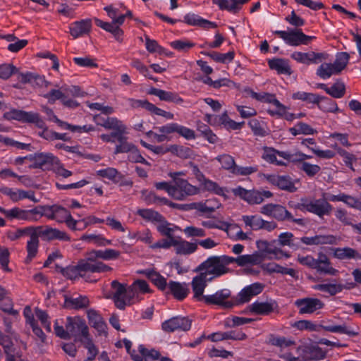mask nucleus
Returning <instances> with one entry per match:
<instances>
[{
	"label": "nucleus",
	"instance_id": "1",
	"mask_svg": "<svg viewBox=\"0 0 361 361\" xmlns=\"http://www.w3.org/2000/svg\"><path fill=\"white\" fill-rule=\"evenodd\" d=\"M263 259L258 252L252 255H240L238 257L228 255L212 256L201 263L196 269V271H201L209 278V281L228 274L231 269L228 266L236 263L239 267L247 265H257Z\"/></svg>",
	"mask_w": 361,
	"mask_h": 361
},
{
	"label": "nucleus",
	"instance_id": "2",
	"mask_svg": "<svg viewBox=\"0 0 361 361\" xmlns=\"http://www.w3.org/2000/svg\"><path fill=\"white\" fill-rule=\"evenodd\" d=\"M289 205L294 209L316 214L319 218L330 215L333 210L332 205L326 199H314L312 200L302 199L300 203L294 205L289 203Z\"/></svg>",
	"mask_w": 361,
	"mask_h": 361
},
{
	"label": "nucleus",
	"instance_id": "3",
	"mask_svg": "<svg viewBox=\"0 0 361 361\" xmlns=\"http://www.w3.org/2000/svg\"><path fill=\"white\" fill-rule=\"evenodd\" d=\"M113 290L112 299L117 308L124 310L126 305L134 303L133 293L130 286L121 283L118 281H113L111 283Z\"/></svg>",
	"mask_w": 361,
	"mask_h": 361
},
{
	"label": "nucleus",
	"instance_id": "4",
	"mask_svg": "<svg viewBox=\"0 0 361 361\" xmlns=\"http://www.w3.org/2000/svg\"><path fill=\"white\" fill-rule=\"evenodd\" d=\"M262 214L271 216L279 221H290L300 226L305 225L304 219H295L286 208L281 204H267L260 208Z\"/></svg>",
	"mask_w": 361,
	"mask_h": 361
},
{
	"label": "nucleus",
	"instance_id": "5",
	"mask_svg": "<svg viewBox=\"0 0 361 361\" xmlns=\"http://www.w3.org/2000/svg\"><path fill=\"white\" fill-rule=\"evenodd\" d=\"M199 192L200 189L190 184L187 180H176L172 184L171 197L176 200L183 201Z\"/></svg>",
	"mask_w": 361,
	"mask_h": 361
},
{
	"label": "nucleus",
	"instance_id": "6",
	"mask_svg": "<svg viewBox=\"0 0 361 361\" xmlns=\"http://www.w3.org/2000/svg\"><path fill=\"white\" fill-rule=\"evenodd\" d=\"M274 33L291 46L307 45L314 38V37L305 35L301 30H276Z\"/></svg>",
	"mask_w": 361,
	"mask_h": 361
},
{
	"label": "nucleus",
	"instance_id": "7",
	"mask_svg": "<svg viewBox=\"0 0 361 361\" xmlns=\"http://www.w3.org/2000/svg\"><path fill=\"white\" fill-rule=\"evenodd\" d=\"M35 233L38 238H41L43 240L51 241L59 240L66 242L71 240V237L66 232L52 228L48 225L35 226Z\"/></svg>",
	"mask_w": 361,
	"mask_h": 361
},
{
	"label": "nucleus",
	"instance_id": "8",
	"mask_svg": "<svg viewBox=\"0 0 361 361\" xmlns=\"http://www.w3.org/2000/svg\"><path fill=\"white\" fill-rule=\"evenodd\" d=\"M231 291L229 289L224 288L217 290L212 295H206L204 298V302L207 305L220 306L225 309L233 307L234 302L231 300Z\"/></svg>",
	"mask_w": 361,
	"mask_h": 361
},
{
	"label": "nucleus",
	"instance_id": "9",
	"mask_svg": "<svg viewBox=\"0 0 361 361\" xmlns=\"http://www.w3.org/2000/svg\"><path fill=\"white\" fill-rule=\"evenodd\" d=\"M65 326L68 332L69 339L73 337L75 341H79L80 338L87 336L90 333L85 322L79 317H67Z\"/></svg>",
	"mask_w": 361,
	"mask_h": 361
},
{
	"label": "nucleus",
	"instance_id": "10",
	"mask_svg": "<svg viewBox=\"0 0 361 361\" xmlns=\"http://www.w3.org/2000/svg\"><path fill=\"white\" fill-rule=\"evenodd\" d=\"M18 80L23 84L29 83L32 87L40 90L47 89L51 85V82L47 81L44 75L30 72L19 73Z\"/></svg>",
	"mask_w": 361,
	"mask_h": 361
},
{
	"label": "nucleus",
	"instance_id": "11",
	"mask_svg": "<svg viewBox=\"0 0 361 361\" xmlns=\"http://www.w3.org/2000/svg\"><path fill=\"white\" fill-rule=\"evenodd\" d=\"M295 305L299 310V314H312L324 307V303L316 298H305L295 301Z\"/></svg>",
	"mask_w": 361,
	"mask_h": 361
},
{
	"label": "nucleus",
	"instance_id": "12",
	"mask_svg": "<svg viewBox=\"0 0 361 361\" xmlns=\"http://www.w3.org/2000/svg\"><path fill=\"white\" fill-rule=\"evenodd\" d=\"M191 320L185 317H174L161 324L162 329L168 333L176 331H188L191 327Z\"/></svg>",
	"mask_w": 361,
	"mask_h": 361
},
{
	"label": "nucleus",
	"instance_id": "13",
	"mask_svg": "<svg viewBox=\"0 0 361 361\" xmlns=\"http://www.w3.org/2000/svg\"><path fill=\"white\" fill-rule=\"evenodd\" d=\"M79 267L80 268L81 273L85 275L87 272L102 273L112 270V268L109 266L102 262L96 261L89 256L86 260L79 262Z\"/></svg>",
	"mask_w": 361,
	"mask_h": 361
},
{
	"label": "nucleus",
	"instance_id": "14",
	"mask_svg": "<svg viewBox=\"0 0 361 361\" xmlns=\"http://www.w3.org/2000/svg\"><path fill=\"white\" fill-rule=\"evenodd\" d=\"M265 177L269 183L278 187L282 190L294 192L298 189L295 186L292 178L288 176L267 175Z\"/></svg>",
	"mask_w": 361,
	"mask_h": 361
},
{
	"label": "nucleus",
	"instance_id": "15",
	"mask_svg": "<svg viewBox=\"0 0 361 361\" xmlns=\"http://www.w3.org/2000/svg\"><path fill=\"white\" fill-rule=\"evenodd\" d=\"M264 288V286L259 282L245 286L238 294L237 302L238 304L248 302L254 296L260 294L263 291Z\"/></svg>",
	"mask_w": 361,
	"mask_h": 361
},
{
	"label": "nucleus",
	"instance_id": "16",
	"mask_svg": "<svg viewBox=\"0 0 361 361\" xmlns=\"http://www.w3.org/2000/svg\"><path fill=\"white\" fill-rule=\"evenodd\" d=\"M33 164L35 168L52 170L56 164H59V159L51 153H36L33 157Z\"/></svg>",
	"mask_w": 361,
	"mask_h": 361
},
{
	"label": "nucleus",
	"instance_id": "17",
	"mask_svg": "<svg viewBox=\"0 0 361 361\" xmlns=\"http://www.w3.org/2000/svg\"><path fill=\"white\" fill-rule=\"evenodd\" d=\"M290 57L299 63L310 64L319 63L323 60L326 59L327 54L324 53H316L314 51L307 53L295 51L291 54Z\"/></svg>",
	"mask_w": 361,
	"mask_h": 361
},
{
	"label": "nucleus",
	"instance_id": "18",
	"mask_svg": "<svg viewBox=\"0 0 361 361\" xmlns=\"http://www.w3.org/2000/svg\"><path fill=\"white\" fill-rule=\"evenodd\" d=\"M234 195L240 197L250 204H260L263 202L261 192L255 190H246L238 186L232 190Z\"/></svg>",
	"mask_w": 361,
	"mask_h": 361
},
{
	"label": "nucleus",
	"instance_id": "19",
	"mask_svg": "<svg viewBox=\"0 0 361 361\" xmlns=\"http://www.w3.org/2000/svg\"><path fill=\"white\" fill-rule=\"evenodd\" d=\"M92 29V20L90 18L75 21L69 25V32L74 38L88 35Z\"/></svg>",
	"mask_w": 361,
	"mask_h": 361
},
{
	"label": "nucleus",
	"instance_id": "20",
	"mask_svg": "<svg viewBox=\"0 0 361 361\" xmlns=\"http://www.w3.org/2000/svg\"><path fill=\"white\" fill-rule=\"evenodd\" d=\"M37 214L35 207L31 209H23L19 207H13L9 209L8 219H16L19 221L37 222Z\"/></svg>",
	"mask_w": 361,
	"mask_h": 361
},
{
	"label": "nucleus",
	"instance_id": "21",
	"mask_svg": "<svg viewBox=\"0 0 361 361\" xmlns=\"http://www.w3.org/2000/svg\"><path fill=\"white\" fill-rule=\"evenodd\" d=\"M200 274L192 279L191 286L194 293V298L198 301H204L205 295H203L204 290L207 286V282L209 278L203 273L200 271Z\"/></svg>",
	"mask_w": 361,
	"mask_h": 361
},
{
	"label": "nucleus",
	"instance_id": "22",
	"mask_svg": "<svg viewBox=\"0 0 361 361\" xmlns=\"http://www.w3.org/2000/svg\"><path fill=\"white\" fill-rule=\"evenodd\" d=\"M333 256L340 260H361V253L350 247H335L332 249Z\"/></svg>",
	"mask_w": 361,
	"mask_h": 361
},
{
	"label": "nucleus",
	"instance_id": "23",
	"mask_svg": "<svg viewBox=\"0 0 361 361\" xmlns=\"http://www.w3.org/2000/svg\"><path fill=\"white\" fill-rule=\"evenodd\" d=\"M337 240V238L333 235H317L300 238V241L307 245H334L336 244Z\"/></svg>",
	"mask_w": 361,
	"mask_h": 361
},
{
	"label": "nucleus",
	"instance_id": "24",
	"mask_svg": "<svg viewBox=\"0 0 361 361\" xmlns=\"http://www.w3.org/2000/svg\"><path fill=\"white\" fill-rule=\"evenodd\" d=\"M55 215V220L59 222H65L66 226L73 231L77 230L78 221L73 218L70 212L66 208L56 205Z\"/></svg>",
	"mask_w": 361,
	"mask_h": 361
},
{
	"label": "nucleus",
	"instance_id": "25",
	"mask_svg": "<svg viewBox=\"0 0 361 361\" xmlns=\"http://www.w3.org/2000/svg\"><path fill=\"white\" fill-rule=\"evenodd\" d=\"M278 307L275 301L255 302L250 306V311L257 315H269Z\"/></svg>",
	"mask_w": 361,
	"mask_h": 361
},
{
	"label": "nucleus",
	"instance_id": "26",
	"mask_svg": "<svg viewBox=\"0 0 361 361\" xmlns=\"http://www.w3.org/2000/svg\"><path fill=\"white\" fill-rule=\"evenodd\" d=\"M167 293H171L178 300H183L189 293V288L186 283L171 281L168 283Z\"/></svg>",
	"mask_w": 361,
	"mask_h": 361
},
{
	"label": "nucleus",
	"instance_id": "27",
	"mask_svg": "<svg viewBox=\"0 0 361 361\" xmlns=\"http://www.w3.org/2000/svg\"><path fill=\"white\" fill-rule=\"evenodd\" d=\"M314 269H316L319 273L329 274L331 276H336L338 273V271L336 269L331 267L328 257L323 253L319 254Z\"/></svg>",
	"mask_w": 361,
	"mask_h": 361
},
{
	"label": "nucleus",
	"instance_id": "28",
	"mask_svg": "<svg viewBox=\"0 0 361 361\" xmlns=\"http://www.w3.org/2000/svg\"><path fill=\"white\" fill-rule=\"evenodd\" d=\"M173 243L177 255H190L195 252L197 249L196 243L186 241L180 236H177Z\"/></svg>",
	"mask_w": 361,
	"mask_h": 361
},
{
	"label": "nucleus",
	"instance_id": "29",
	"mask_svg": "<svg viewBox=\"0 0 361 361\" xmlns=\"http://www.w3.org/2000/svg\"><path fill=\"white\" fill-rule=\"evenodd\" d=\"M87 317L90 325L97 331L99 335H106V324L100 314L95 310H90Z\"/></svg>",
	"mask_w": 361,
	"mask_h": 361
},
{
	"label": "nucleus",
	"instance_id": "30",
	"mask_svg": "<svg viewBox=\"0 0 361 361\" xmlns=\"http://www.w3.org/2000/svg\"><path fill=\"white\" fill-rule=\"evenodd\" d=\"M185 23L192 26H200L204 29L209 30L216 28L217 25L214 23L204 19L195 13H188L184 16Z\"/></svg>",
	"mask_w": 361,
	"mask_h": 361
},
{
	"label": "nucleus",
	"instance_id": "31",
	"mask_svg": "<svg viewBox=\"0 0 361 361\" xmlns=\"http://www.w3.org/2000/svg\"><path fill=\"white\" fill-rule=\"evenodd\" d=\"M148 93L159 97L161 101L171 102L176 104H181L183 99L178 94L172 92H167L161 89L151 87Z\"/></svg>",
	"mask_w": 361,
	"mask_h": 361
},
{
	"label": "nucleus",
	"instance_id": "32",
	"mask_svg": "<svg viewBox=\"0 0 361 361\" xmlns=\"http://www.w3.org/2000/svg\"><path fill=\"white\" fill-rule=\"evenodd\" d=\"M328 199L331 202H343L348 207L361 211V201L351 195H348L345 193H340L337 195H331L329 196Z\"/></svg>",
	"mask_w": 361,
	"mask_h": 361
},
{
	"label": "nucleus",
	"instance_id": "33",
	"mask_svg": "<svg viewBox=\"0 0 361 361\" xmlns=\"http://www.w3.org/2000/svg\"><path fill=\"white\" fill-rule=\"evenodd\" d=\"M270 69L276 71L279 74L290 75L292 71L288 61L283 59H273L268 61Z\"/></svg>",
	"mask_w": 361,
	"mask_h": 361
},
{
	"label": "nucleus",
	"instance_id": "34",
	"mask_svg": "<svg viewBox=\"0 0 361 361\" xmlns=\"http://www.w3.org/2000/svg\"><path fill=\"white\" fill-rule=\"evenodd\" d=\"M79 341L85 348L87 350V357L85 361H93L99 354V349L94 343L90 333L83 338H80Z\"/></svg>",
	"mask_w": 361,
	"mask_h": 361
},
{
	"label": "nucleus",
	"instance_id": "35",
	"mask_svg": "<svg viewBox=\"0 0 361 361\" xmlns=\"http://www.w3.org/2000/svg\"><path fill=\"white\" fill-rule=\"evenodd\" d=\"M39 245V240L37 234L35 233L29 238L26 244V251L27 252L25 262H30L38 252Z\"/></svg>",
	"mask_w": 361,
	"mask_h": 361
},
{
	"label": "nucleus",
	"instance_id": "36",
	"mask_svg": "<svg viewBox=\"0 0 361 361\" xmlns=\"http://www.w3.org/2000/svg\"><path fill=\"white\" fill-rule=\"evenodd\" d=\"M319 327L326 331L331 333L344 334L350 336L358 335V333L348 326L345 323L340 325H320Z\"/></svg>",
	"mask_w": 361,
	"mask_h": 361
},
{
	"label": "nucleus",
	"instance_id": "37",
	"mask_svg": "<svg viewBox=\"0 0 361 361\" xmlns=\"http://www.w3.org/2000/svg\"><path fill=\"white\" fill-rule=\"evenodd\" d=\"M56 269L68 279L75 280L79 277H85V274L81 273L80 268L79 267V263L75 266H68L65 268L57 266Z\"/></svg>",
	"mask_w": 361,
	"mask_h": 361
},
{
	"label": "nucleus",
	"instance_id": "38",
	"mask_svg": "<svg viewBox=\"0 0 361 361\" xmlns=\"http://www.w3.org/2000/svg\"><path fill=\"white\" fill-rule=\"evenodd\" d=\"M136 214L144 220L152 223H159L164 221V216L158 212L152 209H139L137 210Z\"/></svg>",
	"mask_w": 361,
	"mask_h": 361
},
{
	"label": "nucleus",
	"instance_id": "39",
	"mask_svg": "<svg viewBox=\"0 0 361 361\" xmlns=\"http://www.w3.org/2000/svg\"><path fill=\"white\" fill-rule=\"evenodd\" d=\"M312 288L316 290L328 293L331 296L336 295L343 290L341 283H338L315 284L312 286Z\"/></svg>",
	"mask_w": 361,
	"mask_h": 361
},
{
	"label": "nucleus",
	"instance_id": "40",
	"mask_svg": "<svg viewBox=\"0 0 361 361\" xmlns=\"http://www.w3.org/2000/svg\"><path fill=\"white\" fill-rule=\"evenodd\" d=\"M201 54L209 56L212 59L217 63H227L231 62L235 57V51H230L226 54H221L216 51L205 52L202 51Z\"/></svg>",
	"mask_w": 361,
	"mask_h": 361
},
{
	"label": "nucleus",
	"instance_id": "41",
	"mask_svg": "<svg viewBox=\"0 0 361 361\" xmlns=\"http://www.w3.org/2000/svg\"><path fill=\"white\" fill-rule=\"evenodd\" d=\"M262 150H263V152L262 154V158L264 161H266L270 164H274L277 166H286V164L284 161L277 159V158H276L277 150L275 149L274 148L269 147H264Z\"/></svg>",
	"mask_w": 361,
	"mask_h": 361
},
{
	"label": "nucleus",
	"instance_id": "42",
	"mask_svg": "<svg viewBox=\"0 0 361 361\" xmlns=\"http://www.w3.org/2000/svg\"><path fill=\"white\" fill-rule=\"evenodd\" d=\"M293 99L302 100L308 103L317 104L318 106L322 102V97L314 93L297 92L292 96Z\"/></svg>",
	"mask_w": 361,
	"mask_h": 361
},
{
	"label": "nucleus",
	"instance_id": "43",
	"mask_svg": "<svg viewBox=\"0 0 361 361\" xmlns=\"http://www.w3.org/2000/svg\"><path fill=\"white\" fill-rule=\"evenodd\" d=\"M56 208V204H54L51 206L49 205H39L35 207L36 212V218L37 219V221L42 216H45L49 219H54L56 218L55 210Z\"/></svg>",
	"mask_w": 361,
	"mask_h": 361
},
{
	"label": "nucleus",
	"instance_id": "44",
	"mask_svg": "<svg viewBox=\"0 0 361 361\" xmlns=\"http://www.w3.org/2000/svg\"><path fill=\"white\" fill-rule=\"evenodd\" d=\"M97 173L99 176L106 178L114 183H118L123 178V175L116 169L112 167L99 170Z\"/></svg>",
	"mask_w": 361,
	"mask_h": 361
},
{
	"label": "nucleus",
	"instance_id": "45",
	"mask_svg": "<svg viewBox=\"0 0 361 361\" xmlns=\"http://www.w3.org/2000/svg\"><path fill=\"white\" fill-rule=\"evenodd\" d=\"M288 130L293 136L301 134L313 135L317 133L316 130L312 128L310 125L303 122H298L295 126L290 128Z\"/></svg>",
	"mask_w": 361,
	"mask_h": 361
},
{
	"label": "nucleus",
	"instance_id": "46",
	"mask_svg": "<svg viewBox=\"0 0 361 361\" xmlns=\"http://www.w3.org/2000/svg\"><path fill=\"white\" fill-rule=\"evenodd\" d=\"M200 185L207 191L214 192L218 195H225V188L220 187L216 182H214L206 177L200 182Z\"/></svg>",
	"mask_w": 361,
	"mask_h": 361
},
{
	"label": "nucleus",
	"instance_id": "47",
	"mask_svg": "<svg viewBox=\"0 0 361 361\" xmlns=\"http://www.w3.org/2000/svg\"><path fill=\"white\" fill-rule=\"evenodd\" d=\"M89 299L86 296H79L78 298H65V306L75 309L86 307L89 305Z\"/></svg>",
	"mask_w": 361,
	"mask_h": 361
},
{
	"label": "nucleus",
	"instance_id": "48",
	"mask_svg": "<svg viewBox=\"0 0 361 361\" xmlns=\"http://www.w3.org/2000/svg\"><path fill=\"white\" fill-rule=\"evenodd\" d=\"M33 233H35V226H29L8 232V237L11 240H16L25 236L30 238Z\"/></svg>",
	"mask_w": 361,
	"mask_h": 361
},
{
	"label": "nucleus",
	"instance_id": "49",
	"mask_svg": "<svg viewBox=\"0 0 361 361\" xmlns=\"http://www.w3.org/2000/svg\"><path fill=\"white\" fill-rule=\"evenodd\" d=\"M23 123H34L39 128H44L45 122L38 113L24 111Z\"/></svg>",
	"mask_w": 361,
	"mask_h": 361
},
{
	"label": "nucleus",
	"instance_id": "50",
	"mask_svg": "<svg viewBox=\"0 0 361 361\" xmlns=\"http://www.w3.org/2000/svg\"><path fill=\"white\" fill-rule=\"evenodd\" d=\"M80 240L92 243L98 246H106L111 244V240L106 239L101 234H84L81 236Z\"/></svg>",
	"mask_w": 361,
	"mask_h": 361
},
{
	"label": "nucleus",
	"instance_id": "51",
	"mask_svg": "<svg viewBox=\"0 0 361 361\" xmlns=\"http://www.w3.org/2000/svg\"><path fill=\"white\" fill-rule=\"evenodd\" d=\"M267 343L271 345L279 348H286L295 344V342L290 339H288L284 336H279L275 334H270L268 338Z\"/></svg>",
	"mask_w": 361,
	"mask_h": 361
},
{
	"label": "nucleus",
	"instance_id": "52",
	"mask_svg": "<svg viewBox=\"0 0 361 361\" xmlns=\"http://www.w3.org/2000/svg\"><path fill=\"white\" fill-rule=\"evenodd\" d=\"M130 289L133 293V301L134 302L137 300L138 293H149L150 289L148 283L144 280H137L135 281L131 286Z\"/></svg>",
	"mask_w": 361,
	"mask_h": 361
},
{
	"label": "nucleus",
	"instance_id": "53",
	"mask_svg": "<svg viewBox=\"0 0 361 361\" xmlns=\"http://www.w3.org/2000/svg\"><path fill=\"white\" fill-rule=\"evenodd\" d=\"M159 224L157 226V231L164 236H166L169 238H176L173 235V233L176 231L179 230L180 228L177 226H173L171 227V224L169 223L165 218L164 217V221H159Z\"/></svg>",
	"mask_w": 361,
	"mask_h": 361
},
{
	"label": "nucleus",
	"instance_id": "54",
	"mask_svg": "<svg viewBox=\"0 0 361 361\" xmlns=\"http://www.w3.org/2000/svg\"><path fill=\"white\" fill-rule=\"evenodd\" d=\"M252 133L256 136L264 137L269 135V130L257 119H251L248 123Z\"/></svg>",
	"mask_w": 361,
	"mask_h": 361
},
{
	"label": "nucleus",
	"instance_id": "55",
	"mask_svg": "<svg viewBox=\"0 0 361 361\" xmlns=\"http://www.w3.org/2000/svg\"><path fill=\"white\" fill-rule=\"evenodd\" d=\"M334 74L338 73L332 63H324L317 70V75L322 79L329 78Z\"/></svg>",
	"mask_w": 361,
	"mask_h": 361
},
{
	"label": "nucleus",
	"instance_id": "56",
	"mask_svg": "<svg viewBox=\"0 0 361 361\" xmlns=\"http://www.w3.org/2000/svg\"><path fill=\"white\" fill-rule=\"evenodd\" d=\"M350 55L347 52H340L336 55V59L333 64L338 73H340L348 63Z\"/></svg>",
	"mask_w": 361,
	"mask_h": 361
},
{
	"label": "nucleus",
	"instance_id": "57",
	"mask_svg": "<svg viewBox=\"0 0 361 361\" xmlns=\"http://www.w3.org/2000/svg\"><path fill=\"white\" fill-rule=\"evenodd\" d=\"M216 159L221 164V167L226 170L233 172L235 166L234 158L227 154H224L216 157Z\"/></svg>",
	"mask_w": 361,
	"mask_h": 361
},
{
	"label": "nucleus",
	"instance_id": "58",
	"mask_svg": "<svg viewBox=\"0 0 361 361\" xmlns=\"http://www.w3.org/2000/svg\"><path fill=\"white\" fill-rule=\"evenodd\" d=\"M242 219L246 226L250 227L252 230L262 229V219L257 215L243 216Z\"/></svg>",
	"mask_w": 361,
	"mask_h": 361
},
{
	"label": "nucleus",
	"instance_id": "59",
	"mask_svg": "<svg viewBox=\"0 0 361 361\" xmlns=\"http://www.w3.org/2000/svg\"><path fill=\"white\" fill-rule=\"evenodd\" d=\"M298 169L310 178L314 177L321 171V167L319 165L309 162H302L298 164Z\"/></svg>",
	"mask_w": 361,
	"mask_h": 361
},
{
	"label": "nucleus",
	"instance_id": "60",
	"mask_svg": "<svg viewBox=\"0 0 361 361\" xmlns=\"http://www.w3.org/2000/svg\"><path fill=\"white\" fill-rule=\"evenodd\" d=\"M254 321L253 319L240 317L238 316H233L227 318L225 322V326L228 328H233L238 326H242L246 324H250Z\"/></svg>",
	"mask_w": 361,
	"mask_h": 361
},
{
	"label": "nucleus",
	"instance_id": "61",
	"mask_svg": "<svg viewBox=\"0 0 361 361\" xmlns=\"http://www.w3.org/2000/svg\"><path fill=\"white\" fill-rule=\"evenodd\" d=\"M319 108L326 112L335 113L340 111L335 101L325 97H322V102L319 103Z\"/></svg>",
	"mask_w": 361,
	"mask_h": 361
},
{
	"label": "nucleus",
	"instance_id": "62",
	"mask_svg": "<svg viewBox=\"0 0 361 361\" xmlns=\"http://www.w3.org/2000/svg\"><path fill=\"white\" fill-rule=\"evenodd\" d=\"M139 353L144 357L145 361H154L160 357V353L154 349H147L143 345L138 347Z\"/></svg>",
	"mask_w": 361,
	"mask_h": 361
},
{
	"label": "nucleus",
	"instance_id": "63",
	"mask_svg": "<svg viewBox=\"0 0 361 361\" xmlns=\"http://www.w3.org/2000/svg\"><path fill=\"white\" fill-rule=\"evenodd\" d=\"M345 92V84L341 80H337L331 87H329V94L334 98H341L344 96Z\"/></svg>",
	"mask_w": 361,
	"mask_h": 361
},
{
	"label": "nucleus",
	"instance_id": "64",
	"mask_svg": "<svg viewBox=\"0 0 361 361\" xmlns=\"http://www.w3.org/2000/svg\"><path fill=\"white\" fill-rule=\"evenodd\" d=\"M149 279L152 282L158 287L159 289L164 290L168 288V283L166 279L156 271H151L149 273Z\"/></svg>",
	"mask_w": 361,
	"mask_h": 361
}]
</instances>
